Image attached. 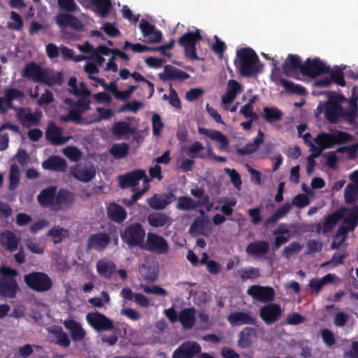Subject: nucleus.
Here are the masks:
<instances>
[{"label": "nucleus", "mask_w": 358, "mask_h": 358, "mask_svg": "<svg viewBox=\"0 0 358 358\" xmlns=\"http://www.w3.org/2000/svg\"><path fill=\"white\" fill-rule=\"evenodd\" d=\"M292 205L289 203L283 204L278 208L275 213L268 217L264 222L263 226L267 227L271 224L276 223L280 219L286 215L291 210Z\"/></svg>", "instance_id": "obj_39"}, {"label": "nucleus", "mask_w": 358, "mask_h": 358, "mask_svg": "<svg viewBox=\"0 0 358 358\" xmlns=\"http://www.w3.org/2000/svg\"><path fill=\"white\" fill-rule=\"evenodd\" d=\"M239 275L243 281L248 279H255L259 277L260 272L258 268L250 267L248 269H242L238 271Z\"/></svg>", "instance_id": "obj_57"}, {"label": "nucleus", "mask_w": 358, "mask_h": 358, "mask_svg": "<svg viewBox=\"0 0 358 358\" xmlns=\"http://www.w3.org/2000/svg\"><path fill=\"white\" fill-rule=\"evenodd\" d=\"M178 321L183 329H192L196 323V309L194 307L182 309L178 314Z\"/></svg>", "instance_id": "obj_31"}, {"label": "nucleus", "mask_w": 358, "mask_h": 358, "mask_svg": "<svg viewBox=\"0 0 358 358\" xmlns=\"http://www.w3.org/2000/svg\"><path fill=\"white\" fill-rule=\"evenodd\" d=\"M204 149L203 144L199 141H194L187 148V155L192 158H199L203 159L205 156L203 155H197V153L202 151Z\"/></svg>", "instance_id": "obj_56"}, {"label": "nucleus", "mask_w": 358, "mask_h": 358, "mask_svg": "<svg viewBox=\"0 0 358 358\" xmlns=\"http://www.w3.org/2000/svg\"><path fill=\"white\" fill-rule=\"evenodd\" d=\"M315 143L320 146V150L332 148L334 144L332 133L321 132L314 140ZM319 150V148L317 150Z\"/></svg>", "instance_id": "obj_43"}, {"label": "nucleus", "mask_w": 358, "mask_h": 358, "mask_svg": "<svg viewBox=\"0 0 358 358\" xmlns=\"http://www.w3.org/2000/svg\"><path fill=\"white\" fill-rule=\"evenodd\" d=\"M34 347L39 348L38 345L31 344H25L20 347L15 353V357L28 358L34 352Z\"/></svg>", "instance_id": "obj_58"}, {"label": "nucleus", "mask_w": 358, "mask_h": 358, "mask_svg": "<svg viewBox=\"0 0 358 358\" xmlns=\"http://www.w3.org/2000/svg\"><path fill=\"white\" fill-rule=\"evenodd\" d=\"M264 140V133L259 129L257 136L253 139L252 142L246 143L243 148H237L236 153L240 156L250 155L256 152L260 145L263 143Z\"/></svg>", "instance_id": "obj_32"}, {"label": "nucleus", "mask_w": 358, "mask_h": 358, "mask_svg": "<svg viewBox=\"0 0 358 358\" xmlns=\"http://www.w3.org/2000/svg\"><path fill=\"white\" fill-rule=\"evenodd\" d=\"M344 197L347 203H355L358 200V182L349 183L346 185Z\"/></svg>", "instance_id": "obj_45"}, {"label": "nucleus", "mask_w": 358, "mask_h": 358, "mask_svg": "<svg viewBox=\"0 0 358 358\" xmlns=\"http://www.w3.org/2000/svg\"><path fill=\"white\" fill-rule=\"evenodd\" d=\"M71 173L77 180L88 182L96 176V170L93 166H85L77 164L71 168Z\"/></svg>", "instance_id": "obj_23"}, {"label": "nucleus", "mask_w": 358, "mask_h": 358, "mask_svg": "<svg viewBox=\"0 0 358 358\" xmlns=\"http://www.w3.org/2000/svg\"><path fill=\"white\" fill-rule=\"evenodd\" d=\"M324 106L326 119L331 124L337 123L342 116L343 106L340 103L331 100H329Z\"/></svg>", "instance_id": "obj_26"}, {"label": "nucleus", "mask_w": 358, "mask_h": 358, "mask_svg": "<svg viewBox=\"0 0 358 358\" xmlns=\"http://www.w3.org/2000/svg\"><path fill=\"white\" fill-rule=\"evenodd\" d=\"M227 321L231 326H238L243 324L256 325L257 319L249 313L243 311H236L230 313L227 316Z\"/></svg>", "instance_id": "obj_25"}, {"label": "nucleus", "mask_w": 358, "mask_h": 358, "mask_svg": "<svg viewBox=\"0 0 358 358\" xmlns=\"http://www.w3.org/2000/svg\"><path fill=\"white\" fill-rule=\"evenodd\" d=\"M201 352V345L195 341H185L173 353V358H192Z\"/></svg>", "instance_id": "obj_16"}, {"label": "nucleus", "mask_w": 358, "mask_h": 358, "mask_svg": "<svg viewBox=\"0 0 358 358\" xmlns=\"http://www.w3.org/2000/svg\"><path fill=\"white\" fill-rule=\"evenodd\" d=\"M303 64L299 55L289 54L282 65V69L285 74L287 76H289L291 73L299 71L301 73Z\"/></svg>", "instance_id": "obj_29"}, {"label": "nucleus", "mask_w": 358, "mask_h": 358, "mask_svg": "<svg viewBox=\"0 0 358 358\" xmlns=\"http://www.w3.org/2000/svg\"><path fill=\"white\" fill-rule=\"evenodd\" d=\"M224 171L229 176L231 182L234 187L238 189H241L242 180L240 174L235 169H230L229 168H226Z\"/></svg>", "instance_id": "obj_64"}, {"label": "nucleus", "mask_w": 358, "mask_h": 358, "mask_svg": "<svg viewBox=\"0 0 358 358\" xmlns=\"http://www.w3.org/2000/svg\"><path fill=\"white\" fill-rule=\"evenodd\" d=\"M88 324L97 332L115 329L113 322L106 315L99 313H89L86 316Z\"/></svg>", "instance_id": "obj_9"}, {"label": "nucleus", "mask_w": 358, "mask_h": 358, "mask_svg": "<svg viewBox=\"0 0 358 358\" xmlns=\"http://www.w3.org/2000/svg\"><path fill=\"white\" fill-rule=\"evenodd\" d=\"M3 237L5 238L4 244L7 250L14 252L17 249L20 240L13 232L7 231L3 234Z\"/></svg>", "instance_id": "obj_49"}, {"label": "nucleus", "mask_w": 358, "mask_h": 358, "mask_svg": "<svg viewBox=\"0 0 358 358\" xmlns=\"http://www.w3.org/2000/svg\"><path fill=\"white\" fill-rule=\"evenodd\" d=\"M282 313V311L279 304L268 303L260 308L259 316L266 324H271L280 319Z\"/></svg>", "instance_id": "obj_14"}, {"label": "nucleus", "mask_w": 358, "mask_h": 358, "mask_svg": "<svg viewBox=\"0 0 358 358\" xmlns=\"http://www.w3.org/2000/svg\"><path fill=\"white\" fill-rule=\"evenodd\" d=\"M75 194L66 189H59L55 186H49L43 189L37 196V201L44 208L53 212L67 210L71 208Z\"/></svg>", "instance_id": "obj_1"}, {"label": "nucleus", "mask_w": 358, "mask_h": 358, "mask_svg": "<svg viewBox=\"0 0 358 358\" xmlns=\"http://www.w3.org/2000/svg\"><path fill=\"white\" fill-rule=\"evenodd\" d=\"M69 230L60 227L59 225H55L48 232V236H51L53 238L54 243H59L63 239L69 236Z\"/></svg>", "instance_id": "obj_46"}, {"label": "nucleus", "mask_w": 358, "mask_h": 358, "mask_svg": "<svg viewBox=\"0 0 358 358\" xmlns=\"http://www.w3.org/2000/svg\"><path fill=\"white\" fill-rule=\"evenodd\" d=\"M328 73H329L332 83L334 82L341 87H344L345 85L343 69L337 68L334 70H331L329 69V71Z\"/></svg>", "instance_id": "obj_54"}, {"label": "nucleus", "mask_w": 358, "mask_h": 358, "mask_svg": "<svg viewBox=\"0 0 358 358\" xmlns=\"http://www.w3.org/2000/svg\"><path fill=\"white\" fill-rule=\"evenodd\" d=\"M128 49H131L134 52H144L147 51H151L152 50V48L148 47L145 45H142L141 43H131L129 41H126L122 47V50H127Z\"/></svg>", "instance_id": "obj_59"}, {"label": "nucleus", "mask_w": 358, "mask_h": 358, "mask_svg": "<svg viewBox=\"0 0 358 358\" xmlns=\"http://www.w3.org/2000/svg\"><path fill=\"white\" fill-rule=\"evenodd\" d=\"M64 326L71 333L73 341H80L85 337L86 333L80 324L74 320H66L63 322Z\"/></svg>", "instance_id": "obj_34"}, {"label": "nucleus", "mask_w": 358, "mask_h": 358, "mask_svg": "<svg viewBox=\"0 0 358 358\" xmlns=\"http://www.w3.org/2000/svg\"><path fill=\"white\" fill-rule=\"evenodd\" d=\"M20 182V169L16 164H12L9 171L8 189L10 191L15 190Z\"/></svg>", "instance_id": "obj_52"}, {"label": "nucleus", "mask_w": 358, "mask_h": 358, "mask_svg": "<svg viewBox=\"0 0 358 358\" xmlns=\"http://www.w3.org/2000/svg\"><path fill=\"white\" fill-rule=\"evenodd\" d=\"M80 115L90 108V101L87 98L80 97L75 101L71 106Z\"/></svg>", "instance_id": "obj_55"}, {"label": "nucleus", "mask_w": 358, "mask_h": 358, "mask_svg": "<svg viewBox=\"0 0 358 358\" xmlns=\"http://www.w3.org/2000/svg\"><path fill=\"white\" fill-rule=\"evenodd\" d=\"M106 210L107 217L110 222L117 224H122L127 217V212L126 209L115 202L107 203Z\"/></svg>", "instance_id": "obj_17"}, {"label": "nucleus", "mask_w": 358, "mask_h": 358, "mask_svg": "<svg viewBox=\"0 0 358 358\" xmlns=\"http://www.w3.org/2000/svg\"><path fill=\"white\" fill-rule=\"evenodd\" d=\"M198 206V203L188 196H182L178 197L176 206L178 210L183 211L194 210Z\"/></svg>", "instance_id": "obj_42"}, {"label": "nucleus", "mask_w": 358, "mask_h": 358, "mask_svg": "<svg viewBox=\"0 0 358 358\" xmlns=\"http://www.w3.org/2000/svg\"><path fill=\"white\" fill-rule=\"evenodd\" d=\"M334 144L341 145L353 141V136L348 132L336 130L332 133Z\"/></svg>", "instance_id": "obj_53"}, {"label": "nucleus", "mask_w": 358, "mask_h": 358, "mask_svg": "<svg viewBox=\"0 0 358 358\" xmlns=\"http://www.w3.org/2000/svg\"><path fill=\"white\" fill-rule=\"evenodd\" d=\"M129 146L126 143H115L112 145L110 152L115 159L125 157L129 152Z\"/></svg>", "instance_id": "obj_51"}, {"label": "nucleus", "mask_w": 358, "mask_h": 358, "mask_svg": "<svg viewBox=\"0 0 358 358\" xmlns=\"http://www.w3.org/2000/svg\"><path fill=\"white\" fill-rule=\"evenodd\" d=\"M22 76L34 83H42L48 86L60 85L63 83L62 72L50 75L47 71L42 69L34 62L26 64L22 72Z\"/></svg>", "instance_id": "obj_3"}, {"label": "nucleus", "mask_w": 358, "mask_h": 358, "mask_svg": "<svg viewBox=\"0 0 358 358\" xmlns=\"http://www.w3.org/2000/svg\"><path fill=\"white\" fill-rule=\"evenodd\" d=\"M175 199L176 197L173 192L164 194H155L151 198L148 199L147 203L151 208L159 210L165 209Z\"/></svg>", "instance_id": "obj_20"}, {"label": "nucleus", "mask_w": 358, "mask_h": 358, "mask_svg": "<svg viewBox=\"0 0 358 358\" xmlns=\"http://www.w3.org/2000/svg\"><path fill=\"white\" fill-rule=\"evenodd\" d=\"M202 39L199 29L195 32L187 31L179 38L178 44L185 48V56L191 60H200L196 55V45L198 41Z\"/></svg>", "instance_id": "obj_7"}, {"label": "nucleus", "mask_w": 358, "mask_h": 358, "mask_svg": "<svg viewBox=\"0 0 358 358\" xmlns=\"http://www.w3.org/2000/svg\"><path fill=\"white\" fill-rule=\"evenodd\" d=\"M24 94L22 91L16 88H6L4 90V96L0 97V108L3 111L14 108L13 101L22 99Z\"/></svg>", "instance_id": "obj_19"}, {"label": "nucleus", "mask_w": 358, "mask_h": 358, "mask_svg": "<svg viewBox=\"0 0 358 358\" xmlns=\"http://www.w3.org/2000/svg\"><path fill=\"white\" fill-rule=\"evenodd\" d=\"M358 116V105L357 99H352L350 102L349 108L347 110L343 109L341 117L346 120L349 124L355 123Z\"/></svg>", "instance_id": "obj_40"}, {"label": "nucleus", "mask_w": 358, "mask_h": 358, "mask_svg": "<svg viewBox=\"0 0 358 358\" xmlns=\"http://www.w3.org/2000/svg\"><path fill=\"white\" fill-rule=\"evenodd\" d=\"M343 219L344 224L354 230L358 224V206L352 207L348 213L345 212V216Z\"/></svg>", "instance_id": "obj_48"}, {"label": "nucleus", "mask_w": 358, "mask_h": 358, "mask_svg": "<svg viewBox=\"0 0 358 358\" xmlns=\"http://www.w3.org/2000/svg\"><path fill=\"white\" fill-rule=\"evenodd\" d=\"M120 296L125 300L134 301L138 305L146 308L150 301L147 296L141 293H135L129 287H124L120 292Z\"/></svg>", "instance_id": "obj_35"}, {"label": "nucleus", "mask_w": 358, "mask_h": 358, "mask_svg": "<svg viewBox=\"0 0 358 358\" xmlns=\"http://www.w3.org/2000/svg\"><path fill=\"white\" fill-rule=\"evenodd\" d=\"M64 154L72 162L78 161L81 157V152L74 146H69L64 148Z\"/></svg>", "instance_id": "obj_62"}, {"label": "nucleus", "mask_w": 358, "mask_h": 358, "mask_svg": "<svg viewBox=\"0 0 358 358\" xmlns=\"http://www.w3.org/2000/svg\"><path fill=\"white\" fill-rule=\"evenodd\" d=\"M62 129L54 122H51L47 127L45 137L52 145H63L69 141L70 136H62Z\"/></svg>", "instance_id": "obj_24"}, {"label": "nucleus", "mask_w": 358, "mask_h": 358, "mask_svg": "<svg viewBox=\"0 0 358 358\" xmlns=\"http://www.w3.org/2000/svg\"><path fill=\"white\" fill-rule=\"evenodd\" d=\"M198 131L199 134H204L208 136L210 139L218 142L220 144V149L221 150L226 148L229 144L227 137L220 131L199 127Z\"/></svg>", "instance_id": "obj_37"}, {"label": "nucleus", "mask_w": 358, "mask_h": 358, "mask_svg": "<svg viewBox=\"0 0 358 358\" xmlns=\"http://www.w3.org/2000/svg\"><path fill=\"white\" fill-rule=\"evenodd\" d=\"M247 294L253 299L262 303H269L272 301L275 297L273 288L258 285H251L248 289Z\"/></svg>", "instance_id": "obj_13"}, {"label": "nucleus", "mask_w": 358, "mask_h": 358, "mask_svg": "<svg viewBox=\"0 0 358 358\" xmlns=\"http://www.w3.org/2000/svg\"><path fill=\"white\" fill-rule=\"evenodd\" d=\"M329 71V66H326L319 58L307 59L303 64L301 74L310 78H315Z\"/></svg>", "instance_id": "obj_10"}, {"label": "nucleus", "mask_w": 358, "mask_h": 358, "mask_svg": "<svg viewBox=\"0 0 358 358\" xmlns=\"http://www.w3.org/2000/svg\"><path fill=\"white\" fill-rule=\"evenodd\" d=\"M119 185L122 189L136 187L143 180L144 184L150 182L146 172L143 169H134L117 177Z\"/></svg>", "instance_id": "obj_8"}, {"label": "nucleus", "mask_w": 358, "mask_h": 358, "mask_svg": "<svg viewBox=\"0 0 358 358\" xmlns=\"http://www.w3.org/2000/svg\"><path fill=\"white\" fill-rule=\"evenodd\" d=\"M170 221V217L163 213H152L148 216L149 224L153 227H162Z\"/></svg>", "instance_id": "obj_41"}, {"label": "nucleus", "mask_w": 358, "mask_h": 358, "mask_svg": "<svg viewBox=\"0 0 358 358\" xmlns=\"http://www.w3.org/2000/svg\"><path fill=\"white\" fill-rule=\"evenodd\" d=\"M97 273L99 275L104 279H112L116 275L117 266L110 259H99L96 264Z\"/></svg>", "instance_id": "obj_22"}, {"label": "nucleus", "mask_w": 358, "mask_h": 358, "mask_svg": "<svg viewBox=\"0 0 358 358\" xmlns=\"http://www.w3.org/2000/svg\"><path fill=\"white\" fill-rule=\"evenodd\" d=\"M335 275L328 273L320 279L313 278L309 281L308 286L312 289V292L318 294L323 287L327 284H331L334 282Z\"/></svg>", "instance_id": "obj_38"}, {"label": "nucleus", "mask_w": 358, "mask_h": 358, "mask_svg": "<svg viewBox=\"0 0 358 358\" xmlns=\"http://www.w3.org/2000/svg\"><path fill=\"white\" fill-rule=\"evenodd\" d=\"M348 211V209L347 208H343L338 209L336 211L331 214L328 215L322 224L318 223L317 224L315 229L316 232L317 234L322 232L324 234L331 232L336 227L337 223L343 220V218L345 216V212Z\"/></svg>", "instance_id": "obj_11"}, {"label": "nucleus", "mask_w": 358, "mask_h": 358, "mask_svg": "<svg viewBox=\"0 0 358 358\" xmlns=\"http://www.w3.org/2000/svg\"><path fill=\"white\" fill-rule=\"evenodd\" d=\"M159 78L163 80H185L189 78V75L171 65H166L164 72L159 75Z\"/></svg>", "instance_id": "obj_28"}, {"label": "nucleus", "mask_w": 358, "mask_h": 358, "mask_svg": "<svg viewBox=\"0 0 358 358\" xmlns=\"http://www.w3.org/2000/svg\"><path fill=\"white\" fill-rule=\"evenodd\" d=\"M122 241L130 247H142L145 231L139 222L129 224L120 234Z\"/></svg>", "instance_id": "obj_6"}, {"label": "nucleus", "mask_w": 358, "mask_h": 358, "mask_svg": "<svg viewBox=\"0 0 358 358\" xmlns=\"http://www.w3.org/2000/svg\"><path fill=\"white\" fill-rule=\"evenodd\" d=\"M301 249L299 243L294 241L286 246L282 252V256L286 259H289L294 253H298Z\"/></svg>", "instance_id": "obj_63"}, {"label": "nucleus", "mask_w": 358, "mask_h": 358, "mask_svg": "<svg viewBox=\"0 0 358 358\" xmlns=\"http://www.w3.org/2000/svg\"><path fill=\"white\" fill-rule=\"evenodd\" d=\"M234 64L240 76L251 78L259 74L263 69L257 53L250 48H241L236 52Z\"/></svg>", "instance_id": "obj_2"}, {"label": "nucleus", "mask_w": 358, "mask_h": 358, "mask_svg": "<svg viewBox=\"0 0 358 358\" xmlns=\"http://www.w3.org/2000/svg\"><path fill=\"white\" fill-rule=\"evenodd\" d=\"M147 250L159 255L166 254L169 248L167 241L156 234L148 233L146 240Z\"/></svg>", "instance_id": "obj_15"}, {"label": "nucleus", "mask_w": 358, "mask_h": 358, "mask_svg": "<svg viewBox=\"0 0 358 358\" xmlns=\"http://www.w3.org/2000/svg\"><path fill=\"white\" fill-rule=\"evenodd\" d=\"M56 23L61 27H69L71 29L80 31L84 29V24L76 16L68 13L58 14L55 19Z\"/></svg>", "instance_id": "obj_21"}, {"label": "nucleus", "mask_w": 358, "mask_h": 358, "mask_svg": "<svg viewBox=\"0 0 358 358\" xmlns=\"http://www.w3.org/2000/svg\"><path fill=\"white\" fill-rule=\"evenodd\" d=\"M110 236L103 232H98L90 236L87 242L88 250H103L110 243Z\"/></svg>", "instance_id": "obj_18"}, {"label": "nucleus", "mask_w": 358, "mask_h": 358, "mask_svg": "<svg viewBox=\"0 0 358 358\" xmlns=\"http://www.w3.org/2000/svg\"><path fill=\"white\" fill-rule=\"evenodd\" d=\"M134 129L131 127L129 123L124 121H119L115 123L113 127V134L115 136H122L126 134H131Z\"/></svg>", "instance_id": "obj_50"}, {"label": "nucleus", "mask_w": 358, "mask_h": 358, "mask_svg": "<svg viewBox=\"0 0 358 358\" xmlns=\"http://www.w3.org/2000/svg\"><path fill=\"white\" fill-rule=\"evenodd\" d=\"M16 116L24 127L29 128L39 124L42 113L40 110L32 113L30 108H19Z\"/></svg>", "instance_id": "obj_12"}, {"label": "nucleus", "mask_w": 358, "mask_h": 358, "mask_svg": "<svg viewBox=\"0 0 358 358\" xmlns=\"http://www.w3.org/2000/svg\"><path fill=\"white\" fill-rule=\"evenodd\" d=\"M113 7L111 0H90L88 9L94 10L100 17H106Z\"/></svg>", "instance_id": "obj_33"}, {"label": "nucleus", "mask_w": 358, "mask_h": 358, "mask_svg": "<svg viewBox=\"0 0 358 358\" xmlns=\"http://www.w3.org/2000/svg\"><path fill=\"white\" fill-rule=\"evenodd\" d=\"M42 166L46 170L65 172L68 168V164L66 161L61 157L52 155L43 162Z\"/></svg>", "instance_id": "obj_30"}, {"label": "nucleus", "mask_w": 358, "mask_h": 358, "mask_svg": "<svg viewBox=\"0 0 358 358\" xmlns=\"http://www.w3.org/2000/svg\"><path fill=\"white\" fill-rule=\"evenodd\" d=\"M268 251L269 243L266 241H257L250 243L245 248L247 254L256 259L264 257Z\"/></svg>", "instance_id": "obj_27"}, {"label": "nucleus", "mask_w": 358, "mask_h": 358, "mask_svg": "<svg viewBox=\"0 0 358 358\" xmlns=\"http://www.w3.org/2000/svg\"><path fill=\"white\" fill-rule=\"evenodd\" d=\"M24 282L30 289L36 292H47L53 285L50 277L47 273L41 271H33L25 274Z\"/></svg>", "instance_id": "obj_5"}, {"label": "nucleus", "mask_w": 358, "mask_h": 358, "mask_svg": "<svg viewBox=\"0 0 358 358\" xmlns=\"http://www.w3.org/2000/svg\"><path fill=\"white\" fill-rule=\"evenodd\" d=\"M57 3L60 9L66 12L73 13L78 9L74 0H57Z\"/></svg>", "instance_id": "obj_61"}, {"label": "nucleus", "mask_w": 358, "mask_h": 358, "mask_svg": "<svg viewBox=\"0 0 358 358\" xmlns=\"http://www.w3.org/2000/svg\"><path fill=\"white\" fill-rule=\"evenodd\" d=\"M18 271L6 265L0 266V296L6 299H15L20 291L16 280Z\"/></svg>", "instance_id": "obj_4"}, {"label": "nucleus", "mask_w": 358, "mask_h": 358, "mask_svg": "<svg viewBox=\"0 0 358 358\" xmlns=\"http://www.w3.org/2000/svg\"><path fill=\"white\" fill-rule=\"evenodd\" d=\"M264 118L269 123L279 121L282 117V113L275 107H264L263 108Z\"/></svg>", "instance_id": "obj_47"}, {"label": "nucleus", "mask_w": 358, "mask_h": 358, "mask_svg": "<svg viewBox=\"0 0 358 358\" xmlns=\"http://www.w3.org/2000/svg\"><path fill=\"white\" fill-rule=\"evenodd\" d=\"M281 86L289 94L304 96L307 94L306 89L300 85L295 84L288 80H280Z\"/></svg>", "instance_id": "obj_44"}, {"label": "nucleus", "mask_w": 358, "mask_h": 358, "mask_svg": "<svg viewBox=\"0 0 358 358\" xmlns=\"http://www.w3.org/2000/svg\"><path fill=\"white\" fill-rule=\"evenodd\" d=\"M10 18L13 21V22H9L8 24V27L13 30H20L23 26V20L21 16L17 13L15 11H11Z\"/></svg>", "instance_id": "obj_60"}, {"label": "nucleus", "mask_w": 358, "mask_h": 358, "mask_svg": "<svg viewBox=\"0 0 358 358\" xmlns=\"http://www.w3.org/2000/svg\"><path fill=\"white\" fill-rule=\"evenodd\" d=\"M256 329L253 327H246L238 334V345L241 348L250 347L253 343V338L256 336Z\"/></svg>", "instance_id": "obj_36"}]
</instances>
